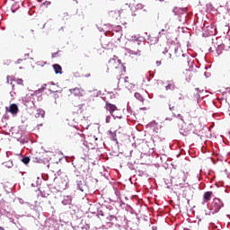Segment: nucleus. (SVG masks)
Returning a JSON list of instances; mask_svg holds the SVG:
<instances>
[{
	"instance_id": "obj_1",
	"label": "nucleus",
	"mask_w": 230,
	"mask_h": 230,
	"mask_svg": "<svg viewBox=\"0 0 230 230\" xmlns=\"http://www.w3.org/2000/svg\"><path fill=\"white\" fill-rule=\"evenodd\" d=\"M109 66L112 69H116V73H118V71H119V70L123 71L124 73L126 71L125 66H123V64H121V59H119V58L110 59Z\"/></svg>"
},
{
	"instance_id": "obj_2",
	"label": "nucleus",
	"mask_w": 230,
	"mask_h": 230,
	"mask_svg": "<svg viewBox=\"0 0 230 230\" xmlns=\"http://www.w3.org/2000/svg\"><path fill=\"white\" fill-rule=\"evenodd\" d=\"M224 206V201L218 198H215L210 205V211H212L213 215L215 213H218L222 209Z\"/></svg>"
},
{
	"instance_id": "obj_3",
	"label": "nucleus",
	"mask_w": 230,
	"mask_h": 230,
	"mask_svg": "<svg viewBox=\"0 0 230 230\" xmlns=\"http://www.w3.org/2000/svg\"><path fill=\"white\" fill-rule=\"evenodd\" d=\"M69 93L73 96L80 98V97L84 96L85 91L82 87H75V88L69 89Z\"/></svg>"
},
{
	"instance_id": "obj_4",
	"label": "nucleus",
	"mask_w": 230,
	"mask_h": 230,
	"mask_svg": "<svg viewBox=\"0 0 230 230\" xmlns=\"http://www.w3.org/2000/svg\"><path fill=\"white\" fill-rule=\"evenodd\" d=\"M105 109L106 111H109L111 114H112V112H114L118 109V107H116V105L114 104H111V102H106Z\"/></svg>"
},
{
	"instance_id": "obj_5",
	"label": "nucleus",
	"mask_w": 230,
	"mask_h": 230,
	"mask_svg": "<svg viewBox=\"0 0 230 230\" xmlns=\"http://www.w3.org/2000/svg\"><path fill=\"white\" fill-rule=\"evenodd\" d=\"M213 197V191H206L203 195L204 202H209Z\"/></svg>"
},
{
	"instance_id": "obj_6",
	"label": "nucleus",
	"mask_w": 230,
	"mask_h": 230,
	"mask_svg": "<svg viewBox=\"0 0 230 230\" xmlns=\"http://www.w3.org/2000/svg\"><path fill=\"white\" fill-rule=\"evenodd\" d=\"M13 82H16V84H17L18 85H22V86L24 85V83H23L22 79H20V78L12 79V80H11V85H12L13 89H15V84H13Z\"/></svg>"
},
{
	"instance_id": "obj_7",
	"label": "nucleus",
	"mask_w": 230,
	"mask_h": 230,
	"mask_svg": "<svg viewBox=\"0 0 230 230\" xmlns=\"http://www.w3.org/2000/svg\"><path fill=\"white\" fill-rule=\"evenodd\" d=\"M182 76L187 82H190V80H191V71L185 70L182 74Z\"/></svg>"
},
{
	"instance_id": "obj_8",
	"label": "nucleus",
	"mask_w": 230,
	"mask_h": 230,
	"mask_svg": "<svg viewBox=\"0 0 230 230\" xmlns=\"http://www.w3.org/2000/svg\"><path fill=\"white\" fill-rule=\"evenodd\" d=\"M9 112H11V114H17V112H19V107H17V104H11Z\"/></svg>"
},
{
	"instance_id": "obj_9",
	"label": "nucleus",
	"mask_w": 230,
	"mask_h": 230,
	"mask_svg": "<svg viewBox=\"0 0 230 230\" xmlns=\"http://www.w3.org/2000/svg\"><path fill=\"white\" fill-rule=\"evenodd\" d=\"M53 69L56 73V75H62V66L58 64L53 65Z\"/></svg>"
},
{
	"instance_id": "obj_10",
	"label": "nucleus",
	"mask_w": 230,
	"mask_h": 230,
	"mask_svg": "<svg viewBox=\"0 0 230 230\" xmlns=\"http://www.w3.org/2000/svg\"><path fill=\"white\" fill-rule=\"evenodd\" d=\"M77 190L82 192L85 191V184L82 181H77Z\"/></svg>"
},
{
	"instance_id": "obj_11",
	"label": "nucleus",
	"mask_w": 230,
	"mask_h": 230,
	"mask_svg": "<svg viewBox=\"0 0 230 230\" xmlns=\"http://www.w3.org/2000/svg\"><path fill=\"white\" fill-rule=\"evenodd\" d=\"M25 35H26L27 37H34V35H35V30H33V29H26V30H25Z\"/></svg>"
},
{
	"instance_id": "obj_12",
	"label": "nucleus",
	"mask_w": 230,
	"mask_h": 230,
	"mask_svg": "<svg viewBox=\"0 0 230 230\" xmlns=\"http://www.w3.org/2000/svg\"><path fill=\"white\" fill-rule=\"evenodd\" d=\"M166 91H175L176 86L173 82L169 83L168 85L165 86Z\"/></svg>"
},
{
	"instance_id": "obj_13",
	"label": "nucleus",
	"mask_w": 230,
	"mask_h": 230,
	"mask_svg": "<svg viewBox=\"0 0 230 230\" xmlns=\"http://www.w3.org/2000/svg\"><path fill=\"white\" fill-rule=\"evenodd\" d=\"M110 17L112 19H118V17H119V11H111Z\"/></svg>"
},
{
	"instance_id": "obj_14",
	"label": "nucleus",
	"mask_w": 230,
	"mask_h": 230,
	"mask_svg": "<svg viewBox=\"0 0 230 230\" xmlns=\"http://www.w3.org/2000/svg\"><path fill=\"white\" fill-rule=\"evenodd\" d=\"M161 51H162V53H163L164 55H166V54H167V55L165 56L166 58H172V54L168 53V49H166V48H164V50L162 49Z\"/></svg>"
},
{
	"instance_id": "obj_15",
	"label": "nucleus",
	"mask_w": 230,
	"mask_h": 230,
	"mask_svg": "<svg viewBox=\"0 0 230 230\" xmlns=\"http://www.w3.org/2000/svg\"><path fill=\"white\" fill-rule=\"evenodd\" d=\"M132 55H135V57H141V51L140 50H137V51L131 50L130 56H132Z\"/></svg>"
},
{
	"instance_id": "obj_16",
	"label": "nucleus",
	"mask_w": 230,
	"mask_h": 230,
	"mask_svg": "<svg viewBox=\"0 0 230 230\" xmlns=\"http://www.w3.org/2000/svg\"><path fill=\"white\" fill-rule=\"evenodd\" d=\"M135 98L138 100L139 102H143L145 99L141 96V93H135Z\"/></svg>"
},
{
	"instance_id": "obj_17",
	"label": "nucleus",
	"mask_w": 230,
	"mask_h": 230,
	"mask_svg": "<svg viewBox=\"0 0 230 230\" xmlns=\"http://www.w3.org/2000/svg\"><path fill=\"white\" fill-rule=\"evenodd\" d=\"M169 109H170V111H172V112L174 114V116H175V114H177V116H181V114L175 112V106H172V104H169Z\"/></svg>"
},
{
	"instance_id": "obj_18",
	"label": "nucleus",
	"mask_w": 230,
	"mask_h": 230,
	"mask_svg": "<svg viewBox=\"0 0 230 230\" xmlns=\"http://www.w3.org/2000/svg\"><path fill=\"white\" fill-rule=\"evenodd\" d=\"M22 163H23V164H30V156H25L24 158H22Z\"/></svg>"
},
{
	"instance_id": "obj_19",
	"label": "nucleus",
	"mask_w": 230,
	"mask_h": 230,
	"mask_svg": "<svg viewBox=\"0 0 230 230\" xmlns=\"http://www.w3.org/2000/svg\"><path fill=\"white\" fill-rule=\"evenodd\" d=\"M4 164L5 166H8V168H12L13 166V164L12 163V161L5 162L4 163Z\"/></svg>"
},
{
	"instance_id": "obj_20",
	"label": "nucleus",
	"mask_w": 230,
	"mask_h": 230,
	"mask_svg": "<svg viewBox=\"0 0 230 230\" xmlns=\"http://www.w3.org/2000/svg\"><path fill=\"white\" fill-rule=\"evenodd\" d=\"M111 141H116V143H118V138H116V135L112 132H111Z\"/></svg>"
},
{
	"instance_id": "obj_21",
	"label": "nucleus",
	"mask_w": 230,
	"mask_h": 230,
	"mask_svg": "<svg viewBox=\"0 0 230 230\" xmlns=\"http://www.w3.org/2000/svg\"><path fill=\"white\" fill-rule=\"evenodd\" d=\"M123 75V72L119 73V75H116L117 80H120V79H121V75Z\"/></svg>"
},
{
	"instance_id": "obj_22",
	"label": "nucleus",
	"mask_w": 230,
	"mask_h": 230,
	"mask_svg": "<svg viewBox=\"0 0 230 230\" xmlns=\"http://www.w3.org/2000/svg\"><path fill=\"white\" fill-rule=\"evenodd\" d=\"M75 109H77V111H76L77 114H82V108L81 107L75 108Z\"/></svg>"
},
{
	"instance_id": "obj_23",
	"label": "nucleus",
	"mask_w": 230,
	"mask_h": 230,
	"mask_svg": "<svg viewBox=\"0 0 230 230\" xmlns=\"http://www.w3.org/2000/svg\"><path fill=\"white\" fill-rule=\"evenodd\" d=\"M156 66H161V61H156Z\"/></svg>"
},
{
	"instance_id": "obj_24",
	"label": "nucleus",
	"mask_w": 230,
	"mask_h": 230,
	"mask_svg": "<svg viewBox=\"0 0 230 230\" xmlns=\"http://www.w3.org/2000/svg\"><path fill=\"white\" fill-rule=\"evenodd\" d=\"M10 82V75H7V83Z\"/></svg>"
},
{
	"instance_id": "obj_25",
	"label": "nucleus",
	"mask_w": 230,
	"mask_h": 230,
	"mask_svg": "<svg viewBox=\"0 0 230 230\" xmlns=\"http://www.w3.org/2000/svg\"><path fill=\"white\" fill-rule=\"evenodd\" d=\"M181 100H184V97H180Z\"/></svg>"
},
{
	"instance_id": "obj_26",
	"label": "nucleus",
	"mask_w": 230,
	"mask_h": 230,
	"mask_svg": "<svg viewBox=\"0 0 230 230\" xmlns=\"http://www.w3.org/2000/svg\"><path fill=\"white\" fill-rule=\"evenodd\" d=\"M0 229L4 230V227H1V226H0Z\"/></svg>"
},
{
	"instance_id": "obj_27",
	"label": "nucleus",
	"mask_w": 230,
	"mask_h": 230,
	"mask_svg": "<svg viewBox=\"0 0 230 230\" xmlns=\"http://www.w3.org/2000/svg\"><path fill=\"white\" fill-rule=\"evenodd\" d=\"M137 44H139V40H137Z\"/></svg>"
},
{
	"instance_id": "obj_28",
	"label": "nucleus",
	"mask_w": 230,
	"mask_h": 230,
	"mask_svg": "<svg viewBox=\"0 0 230 230\" xmlns=\"http://www.w3.org/2000/svg\"><path fill=\"white\" fill-rule=\"evenodd\" d=\"M181 57H184V54H181Z\"/></svg>"
},
{
	"instance_id": "obj_29",
	"label": "nucleus",
	"mask_w": 230,
	"mask_h": 230,
	"mask_svg": "<svg viewBox=\"0 0 230 230\" xmlns=\"http://www.w3.org/2000/svg\"><path fill=\"white\" fill-rule=\"evenodd\" d=\"M162 31H164V29H163Z\"/></svg>"
},
{
	"instance_id": "obj_30",
	"label": "nucleus",
	"mask_w": 230,
	"mask_h": 230,
	"mask_svg": "<svg viewBox=\"0 0 230 230\" xmlns=\"http://www.w3.org/2000/svg\"><path fill=\"white\" fill-rule=\"evenodd\" d=\"M6 202H10V201H6Z\"/></svg>"
},
{
	"instance_id": "obj_31",
	"label": "nucleus",
	"mask_w": 230,
	"mask_h": 230,
	"mask_svg": "<svg viewBox=\"0 0 230 230\" xmlns=\"http://www.w3.org/2000/svg\"><path fill=\"white\" fill-rule=\"evenodd\" d=\"M160 1H163V0H160Z\"/></svg>"
}]
</instances>
